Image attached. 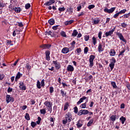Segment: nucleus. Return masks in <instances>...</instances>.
Masks as SVG:
<instances>
[{"label": "nucleus", "mask_w": 130, "mask_h": 130, "mask_svg": "<svg viewBox=\"0 0 130 130\" xmlns=\"http://www.w3.org/2000/svg\"><path fill=\"white\" fill-rule=\"evenodd\" d=\"M110 63L115 64V62H116V60L114 58V57H113L110 59Z\"/></svg>", "instance_id": "nucleus-33"}, {"label": "nucleus", "mask_w": 130, "mask_h": 130, "mask_svg": "<svg viewBox=\"0 0 130 130\" xmlns=\"http://www.w3.org/2000/svg\"><path fill=\"white\" fill-rule=\"evenodd\" d=\"M53 63L55 66V69H56L57 70H59V69H60L61 68L60 63L57 62V60L53 61Z\"/></svg>", "instance_id": "nucleus-10"}, {"label": "nucleus", "mask_w": 130, "mask_h": 130, "mask_svg": "<svg viewBox=\"0 0 130 130\" xmlns=\"http://www.w3.org/2000/svg\"><path fill=\"white\" fill-rule=\"evenodd\" d=\"M114 31H115V27L109 30V31L106 32L105 34L106 37H108V36L112 37V35H113V32H114Z\"/></svg>", "instance_id": "nucleus-6"}, {"label": "nucleus", "mask_w": 130, "mask_h": 130, "mask_svg": "<svg viewBox=\"0 0 130 130\" xmlns=\"http://www.w3.org/2000/svg\"><path fill=\"white\" fill-rule=\"evenodd\" d=\"M69 107H70V104L69 102H67L64 104L63 110L66 111V110H68L69 109Z\"/></svg>", "instance_id": "nucleus-21"}, {"label": "nucleus", "mask_w": 130, "mask_h": 130, "mask_svg": "<svg viewBox=\"0 0 130 130\" xmlns=\"http://www.w3.org/2000/svg\"><path fill=\"white\" fill-rule=\"evenodd\" d=\"M50 121L51 126H53L54 125V119L52 117H51L50 118Z\"/></svg>", "instance_id": "nucleus-29"}, {"label": "nucleus", "mask_w": 130, "mask_h": 130, "mask_svg": "<svg viewBox=\"0 0 130 130\" xmlns=\"http://www.w3.org/2000/svg\"><path fill=\"white\" fill-rule=\"evenodd\" d=\"M94 59H95V55H91L89 56V68H92V67L94 66Z\"/></svg>", "instance_id": "nucleus-3"}, {"label": "nucleus", "mask_w": 130, "mask_h": 130, "mask_svg": "<svg viewBox=\"0 0 130 130\" xmlns=\"http://www.w3.org/2000/svg\"><path fill=\"white\" fill-rule=\"evenodd\" d=\"M82 113L83 115H86L89 113V111L87 110H82Z\"/></svg>", "instance_id": "nucleus-35"}, {"label": "nucleus", "mask_w": 130, "mask_h": 130, "mask_svg": "<svg viewBox=\"0 0 130 130\" xmlns=\"http://www.w3.org/2000/svg\"><path fill=\"white\" fill-rule=\"evenodd\" d=\"M110 119L112 121H115L116 119V115H112L110 117Z\"/></svg>", "instance_id": "nucleus-31"}, {"label": "nucleus", "mask_w": 130, "mask_h": 130, "mask_svg": "<svg viewBox=\"0 0 130 130\" xmlns=\"http://www.w3.org/2000/svg\"><path fill=\"white\" fill-rule=\"evenodd\" d=\"M78 115H83V111H82V110H80L78 112Z\"/></svg>", "instance_id": "nucleus-61"}, {"label": "nucleus", "mask_w": 130, "mask_h": 130, "mask_svg": "<svg viewBox=\"0 0 130 130\" xmlns=\"http://www.w3.org/2000/svg\"><path fill=\"white\" fill-rule=\"evenodd\" d=\"M114 66H115V64H112L111 63H110L109 67L111 69V71H112V70H113V69H114Z\"/></svg>", "instance_id": "nucleus-42"}, {"label": "nucleus", "mask_w": 130, "mask_h": 130, "mask_svg": "<svg viewBox=\"0 0 130 130\" xmlns=\"http://www.w3.org/2000/svg\"><path fill=\"white\" fill-rule=\"evenodd\" d=\"M76 125H77L78 128H80V127H82V126H83V121H82L81 120L78 121Z\"/></svg>", "instance_id": "nucleus-22"}, {"label": "nucleus", "mask_w": 130, "mask_h": 130, "mask_svg": "<svg viewBox=\"0 0 130 130\" xmlns=\"http://www.w3.org/2000/svg\"><path fill=\"white\" fill-rule=\"evenodd\" d=\"M70 51V49L68 47H64L63 48L62 50H61V52L62 53H68V52H69Z\"/></svg>", "instance_id": "nucleus-20"}, {"label": "nucleus", "mask_w": 130, "mask_h": 130, "mask_svg": "<svg viewBox=\"0 0 130 130\" xmlns=\"http://www.w3.org/2000/svg\"><path fill=\"white\" fill-rule=\"evenodd\" d=\"M54 3H55V0H49V2L46 3L45 5V6H51V5L54 4Z\"/></svg>", "instance_id": "nucleus-19"}, {"label": "nucleus", "mask_w": 130, "mask_h": 130, "mask_svg": "<svg viewBox=\"0 0 130 130\" xmlns=\"http://www.w3.org/2000/svg\"><path fill=\"white\" fill-rule=\"evenodd\" d=\"M58 10L59 11V12H64V11L66 10V8H64V7L59 8Z\"/></svg>", "instance_id": "nucleus-52"}, {"label": "nucleus", "mask_w": 130, "mask_h": 130, "mask_svg": "<svg viewBox=\"0 0 130 130\" xmlns=\"http://www.w3.org/2000/svg\"><path fill=\"white\" fill-rule=\"evenodd\" d=\"M87 99V97L84 96H82L81 98L80 99L79 101L77 103V105H80L84 100H86Z\"/></svg>", "instance_id": "nucleus-17"}, {"label": "nucleus", "mask_w": 130, "mask_h": 130, "mask_svg": "<svg viewBox=\"0 0 130 130\" xmlns=\"http://www.w3.org/2000/svg\"><path fill=\"white\" fill-rule=\"evenodd\" d=\"M57 28H58V25H56L52 27L53 30H57Z\"/></svg>", "instance_id": "nucleus-63"}, {"label": "nucleus", "mask_w": 130, "mask_h": 130, "mask_svg": "<svg viewBox=\"0 0 130 130\" xmlns=\"http://www.w3.org/2000/svg\"><path fill=\"white\" fill-rule=\"evenodd\" d=\"M119 15H120L119 12H118L114 15L113 18H114V19H116L119 16Z\"/></svg>", "instance_id": "nucleus-50"}, {"label": "nucleus", "mask_w": 130, "mask_h": 130, "mask_svg": "<svg viewBox=\"0 0 130 130\" xmlns=\"http://www.w3.org/2000/svg\"><path fill=\"white\" fill-rule=\"evenodd\" d=\"M25 68L27 69V70H31V66H30L28 63L26 64Z\"/></svg>", "instance_id": "nucleus-55"}, {"label": "nucleus", "mask_w": 130, "mask_h": 130, "mask_svg": "<svg viewBox=\"0 0 130 130\" xmlns=\"http://www.w3.org/2000/svg\"><path fill=\"white\" fill-rule=\"evenodd\" d=\"M49 24H50V25H54L55 21H54V19H51L49 20L48 21Z\"/></svg>", "instance_id": "nucleus-32"}, {"label": "nucleus", "mask_w": 130, "mask_h": 130, "mask_svg": "<svg viewBox=\"0 0 130 130\" xmlns=\"http://www.w3.org/2000/svg\"><path fill=\"white\" fill-rule=\"evenodd\" d=\"M5 78V75L0 74V81H3Z\"/></svg>", "instance_id": "nucleus-54"}, {"label": "nucleus", "mask_w": 130, "mask_h": 130, "mask_svg": "<svg viewBox=\"0 0 130 130\" xmlns=\"http://www.w3.org/2000/svg\"><path fill=\"white\" fill-rule=\"evenodd\" d=\"M99 23H100V20H99V19L94 20L93 21V23H94L95 25H97V24H99Z\"/></svg>", "instance_id": "nucleus-46"}, {"label": "nucleus", "mask_w": 130, "mask_h": 130, "mask_svg": "<svg viewBox=\"0 0 130 130\" xmlns=\"http://www.w3.org/2000/svg\"><path fill=\"white\" fill-rule=\"evenodd\" d=\"M36 123L35 122H31V126H32V127H35V126H36Z\"/></svg>", "instance_id": "nucleus-51"}, {"label": "nucleus", "mask_w": 130, "mask_h": 130, "mask_svg": "<svg viewBox=\"0 0 130 130\" xmlns=\"http://www.w3.org/2000/svg\"><path fill=\"white\" fill-rule=\"evenodd\" d=\"M49 90H50V93H51V94L52 93H53V91H54L53 87H50Z\"/></svg>", "instance_id": "nucleus-60"}, {"label": "nucleus", "mask_w": 130, "mask_h": 130, "mask_svg": "<svg viewBox=\"0 0 130 130\" xmlns=\"http://www.w3.org/2000/svg\"><path fill=\"white\" fill-rule=\"evenodd\" d=\"M14 102V98L11 97V95L9 94L6 95V102L7 103H10V102Z\"/></svg>", "instance_id": "nucleus-9"}, {"label": "nucleus", "mask_w": 130, "mask_h": 130, "mask_svg": "<svg viewBox=\"0 0 130 130\" xmlns=\"http://www.w3.org/2000/svg\"><path fill=\"white\" fill-rule=\"evenodd\" d=\"M74 112L75 113L77 114L78 113V107H75L74 108Z\"/></svg>", "instance_id": "nucleus-59"}, {"label": "nucleus", "mask_w": 130, "mask_h": 130, "mask_svg": "<svg viewBox=\"0 0 130 130\" xmlns=\"http://www.w3.org/2000/svg\"><path fill=\"white\" fill-rule=\"evenodd\" d=\"M73 23H74V20H71L66 21L64 22V24L66 25V26H68V25H71V24H73Z\"/></svg>", "instance_id": "nucleus-24"}, {"label": "nucleus", "mask_w": 130, "mask_h": 130, "mask_svg": "<svg viewBox=\"0 0 130 130\" xmlns=\"http://www.w3.org/2000/svg\"><path fill=\"white\" fill-rule=\"evenodd\" d=\"M98 37L99 39H101L102 38V31H99L98 34Z\"/></svg>", "instance_id": "nucleus-49"}, {"label": "nucleus", "mask_w": 130, "mask_h": 130, "mask_svg": "<svg viewBox=\"0 0 130 130\" xmlns=\"http://www.w3.org/2000/svg\"><path fill=\"white\" fill-rule=\"evenodd\" d=\"M19 88L20 90H22V91H25V90H26V86L24 85L23 82L19 83Z\"/></svg>", "instance_id": "nucleus-12"}, {"label": "nucleus", "mask_w": 130, "mask_h": 130, "mask_svg": "<svg viewBox=\"0 0 130 130\" xmlns=\"http://www.w3.org/2000/svg\"><path fill=\"white\" fill-rule=\"evenodd\" d=\"M126 12V9H123L119 11V13L120 14V15H121L122 14H125Z\"/></svg>", "instance_id": "nucleus-44"}, {"label": "nucleus", "mask_w": 130, "mask_h": 130, "mask_svg": "<svg viewBox=\"0 0 130 130\" xmlns=\"http://www.w3.org/2000/svg\"><path fill=\"white\" fill-rule=\"evenodd\" d=\"M76 51H77L78 54H80L81 53V52H82V49H81L80 48H77L76 49Z\"/></svg>", "instance_id": "nucleus-48"}, {"label": "nucleus", "mask_w": 130, "mask_h": 130, "mask_svg": "<svg viewBox=\"0 0 130 130\" xmlns=\"http://www.w3.org/2000/svg\"><path fill=\"white\" fill-rule=\"evenodd\" d=\"M116 9V7H113L110 8V9H108L107 8H105L104 10L105 13H107L108 14H112L113 12L115 11V9Z\"/></svg>", "instance_id": "nucleus-4"}, {"label": "nucleus", "mask_w": 130, "mask_h": 130, "mask_svg": "<svg viewBox=\"0 0 130 130\" xmlns=\"http://www.w3.org/2000/svg\"><path fill=\"white\" fill-rule=\"evenodd\" d=\"M14 11L15 13H20L21 12V8L20 7H16L14 8Z\"/></svg>", "instance_id": "nucleus-30"}, {"label": "nucleus", "mask_w": 130, "mask_h": 130, "mask_svg": "<svg viewBox=\"0 0 130 130\" xmlns=\"http://www.w3.org/2000/svg\"><path fill=\"white\" fill-rule=\"evenodd\" d=\"M86 103H83L80 105L81 108H86Z\"/></svg>", "instance_id": "nucleus-56"}, {"label": "nucleus", "mask_w": 130, "mask_h": 130, "mask_svg": "<svg viewBox=\"0 0 130 130\" xmlns=\"http://www.w3.org/2000/svg\"><path fill=\"white\" fill-rule=\"evenodd\" d=\"M9 10L11 11V12L14 11L15 10V7L13 6V5L10 4L9 6Z\"/></svg>", "instance_id": "nucleus-28"}, {"label": "nucleus", "mask_w": 130, "mask_h": 130, "mask_svg": "<svg viewBox=\"0 0 130 130\" xmlns=\"http://www.w3.org/2000/svg\"><path fill=\"white\" fill-rule=\"evenodd\" d=\"M92 43L94 45L97 44V39L95 37H93L92 38Z\"/></svg>", "instance_id": "nucleus-25"}, {"label": "nucleus", "mask_w": 130, "mask_h": 130, "mask_svg": "<svg viewBox=\"0 0 130 130\" xmlns=\"http://www.w3.org/2000/svg\"><path fill=\"white\" fill-rule=\"evenodd\" d=\"M18 26L19 27V28H21L20 29L21 30L22 29H23V27H24V25H23V23L22 22H18Z\"/></svg>", "instance_id": "nucleus-36"}, {"label": "nucleus", "mask_w": 130, "mask_h": 130, "mask_svg": "<svg viewBox=\"0 0 130 130\" xmlns=\"http://www.w3.org/2000/svg\"><path fill=\"white\" fill-rule=\"evenodd\" d=\"M125 120H126V119L125 118V117H124L123 116H122L120 118V121H121L122 124H124Z\"/></svg>", "instance_id": "nucleus-23"}, {"label": "nucleus", "mask_w": 130, "mask_h": 130, "mask_svg": "<svg viewBox=\"0 0 130 130\" xmlns=\"http://www.w3.org/2000/svg\"><path fill=\"white\" fill-rule=\"evenodd\" d=\"M31 7V5H30V4L27 3L25 5V8L26 9V10H28V9H29V8H30Z\"/></svg>", "instance_id": "nucleus-45"}, {"label": "nucleus", "mask_w": 130, "mask_h": 130, "mask_svg": "<svg viewBox=\"0 0 130 130\" xmlns=\"http://www.w3.org/2000/svg\"><path fill=\"white\" fill-rule=\"evenodd\" d=\"M98 50L99 52H102V51H104V46L101 44V43H100L99 44L98 46Z\"/></svg>", "instance_id": "nucleus-11"}, {"label": "nucleus", "mask_w": 130, "mask_h": 130, "mask_svg": "<svg viewBox=\"0 0 130 130\" xmlns=\"http://www.w3.org/2000/svg\"><path fill=\"white\" fill-rule=\"evenodd\" d=\"M22 74H21V73L18 72L15 77V82H18V80L21 78V77H22Z\"/></svg>", "instance_id": "nucleus-18"}, {"label": "nucleus", "mask_w": 130, "mask_h": 130, "mask_svg": "<svg viewBox=\"0 0 130 130\" xmlns=\"http://www.w3.org/2000/svg\"><path fill=\"white\" fill-rule=\"evenodd\" d=\"M45 54H46V58L47 60L48 61L50 60V56H49L50 55V51H46L45 52Z\"/></svg>", "instance_id": "nucleus-16"}, {"label": "nucleus", "mask_w": 130, "mask_h": 130, "mask_svg": "<svg viewBox=\"0 0 130 130\" xmlns=\"http://www.w3.org/2000/svg\"><path fill=\"white\" fill-rule=\"evenodd\" d=\"M116 35H117L120 40H121L122 41H123V42L126 43V40L125 39V38L123 37V36H122V34L121 33L117 32H116Z\"/></svg>", "instance_id": "nucleus-7"}, {"label": "nucleus", "mask_w": 130, "mask_h": 130, "mask_svg": "<svg viewBox=\"0 0 130 130\" xmlns=\"http://www.w3.org/2000/svg\"><path fill=\"white\" fill-rule=\"evenodd\" d=\"M72 119H73V115H72V113L68 112L64 115V119L62 120V123L63 124H67L68 122L70 123V122L72 121Z\"/></svg>", "instance_id": "nucleus-1"}, {"label": "nucleus", "mask_w": 130, "mask_h": 130, "mask_svg": "<svg viewBox=\"0 0 130 130\" xmlns=\"http://www.w3.org/2000/svg\"><path fill=\"white\" fill-rule=\"evenodd\" d=\"M21 31H22L21 29H17L15 30H14L12 33V35L13 37H16V36H17V34H19V32H21Z\"/></svg>", "instance_id": "nucleus-15"}, {"label": "nucleus", "mask_w": 130, "mask_h": 130, "mask_svg": "<svg viewBox=\"0 0 130 130\" xmlns=\"http://www.w3.org/2000/svg\"><path fill=\"white\" fill-rule=\"evenodd\" d=\"M61 35L63 37H67V35L66 34V32L64 31H62L61 32Z\"/></svg>", "instance_id": "nucleus-58"}, {"label": "nucleus", "mask_w": 130, "mask_h": 130, "mask_svg": "<svg viewBox=\"0 0 130 130\" xmlns=\"http://www.w3.org/2000/svg\"><path fill=\"white\" fill-rule=\"evenodd\" d=\"M25 118L26 120H30V115L28 113L25 114Z\"/></svg>", "instance_id": "nucleus-34"}, {"label": "nucleus", "mask_w": 130, "mask_h": 130, "mask_svg": "<svg viewBox=\"0 0 130 130\" xmlns=\"http://www.w3.org/2000/svg\"><path fill=\"white\" fill-rule=\"evenodd\" d=\"M124 52H125V49H123V50H122L120 52V53L119 54V56H123L124 54L123 53H124Z\"/></svg>", "instance_id": "nucleus-39"}, {"label": "nucleus", "mask_w": 130, "mask_h": 130, "mask_svg": "<svg viewBox=\"0 0 130 130\" xmlns=\"http://www.w3.org/2000/svg\"><path fill=\"white\" fill-rule=\"evenodd\" d=\"M44 105L46 106L48 111H50L52 109V103L48 101H46L44 103Z\"/></svg>", "instance_id": "nucleus-2"}, {"label": "nucleus", "mask_w": 130, "mask_h": 130, "mask_svg": "<svg viewBox=\"0 0 130 130\" xmlns=\"http://www.w3.org/2000/svg\"><path fill=\"white\" fill-rule=\"evenodd\" d=\"M41 114H45L46 113V109H43L40 110Z\"/></svg>", "instance_id": "nucleus-37"}, {"label": "nucleus", "mask_w": 130, "mask_h": 130, "mask_svg": "<svg viewBox=\"0 0 130 130\" xmlns=\"http://www.w3.org/2000/svg\"><path fill=\"white\" fill-rule=\"evenodd\" d=\"M93 122H94V119H91V120H89L88 123H87V126H91V125H92V124H93Z\"/></svg>", "instance_id": "nucleus-27"}, {"label": "nucleus", "mask_w": 130, "mask_h": 130, "mask_svg": "<svg viewBox=\"0 0 130 130\" xmlns=\"http://www.w3.org/2000/svg\"><path fill=\"white\" fill-rule=\"evenodd\" d=\"M121 26L123 28H126V24H125V23H122Z\"/></svg>", "instance_id": "nucleus-64"}, {"label": "nucleus", "mask_w": 130, "mask_h": 130, "mask_svg": "<svg viewBox=\"0 0 130 130\" xmlns=\"http://www.w3.org/2000/svg\"><path fill=\"white\" fill-rule=\"evenodd\" d=\"M73 11H74V9L72 8H70L68 10V12L70 14V15H72L73 14Z\"/></svg>", "instance_id": "nucleus-47"}, {"label": "nucleus", "mask_w": 130, "mask_h": 130, "mask_svg": "<svg viewBox=\"0 0 130 130\" xmlns=\"http://www.w3.org/2000/svg\"><path fill=\"white\" fill-rule=\"evenodd\" d=\"M111 85L112 86V87H113L114 89H115L117 88V86H116V83H115V82H111Z\"/></svg>", "instance_id": "nucleus-41"}, {"label": "nucleus", "mask_w": 130, "mask_h": 130, "mask_svg": "<svg viewBox=\"0 0 130 130\" xmlns=\"http://www.w3.org/2000/svg\"><path fill=\"white\" fill-rule=\"evenodd\" d=\"M78 35V31H77V30L74 29L73 30V33L72 34V36H73V37H76V36H77Z\"/></svg>", "instance_id": "nucleus-26"}, {"label": "nucleus", "mask_w": 130, "mask_h": 130, "mask_svg": "<svg viewBox=\"0 0 130 130\" xmlns=\"http://www.w3.org/2000/svg\"><path fill=\"white\" fill-rule=\"evenodd\" d=\"M67 70L68 72H73L74 71H75V68H74L72 65H68L67 68Z\"/></svg>", "instance_id": "nucleus-14"}, {"label": "nucleus", "mask_w": 130, "mask_h": 130, "mask_svg": "<svg viewBox=\"0 0 130 130\" xmlns=\"http://www.w3.org/2000/svg\"><path fill=\"white\" fill-rule=\"evenodd\" d=\"M60 93L61 94L62 97H64V96L67 95V92L64 93V91L62 89L60 90Z\"/></svg>", "instance_id": "nucleus-38"}, {"label": "nucleus", "mask_w": 130, "mask_h": 130, "mask_svg": "<svg viewBox=\"0 0 130 130\" xmlns=\"http://www.w3.org/2000/svg\"><path fill=\"white\" fill-rule=\"evenodd\" d=\"M38 120L37 121V124H40V122H41V118L40 117H38Z\"/></svg>", "instance_id": "nucleus-53"}, {"label": "nucleus", "mask_w": 130, "mask_h": 130, "mask_svg": "<svg viewBox=\"0 0 130 130\" xmlns=\"http://www.w3.org/2000/svg\"><path fill=\"white\" fill-rule=\"evenodd\" d=\"M40 47L42 49H49L51 47V45L45 44L41 45Z\"/></svg>", "instance_id": "nucleus-8"}, {"label": "nucleus", "mask_w": 130, "mask_h": 130, "mask_svg": "<svg viewBox=\"0 0 130 130\" xmlns=\"http://www.w3.org/2000/svg\"><path fill=\"white\" fill-rule=\"evenodd\" d=\"M30 104L31 105H34V104H35V101H34V100H31Z\"/></svg>", "instance_id": "nucleus-62"}, {"label": "nucleus", "mask_w": 130, "mask_h": 130, "mask_svg": "<svg viewBox=\"0 0 130 130\" xmlns=\"http://www.w3.org/2000/svg\"><path fill=\"white\" fill-rule=\"evenodd\" d=\"M109 54L110 56H115L116 55V51L114 49H111L110 50Z\"/></svg>", "instance_id": "nucleus-13"}, {"label": "nucleus", "mask_w": 130, "mask_h": 130, "mask_svg": "<svg viewBox=\"0 0 130 130\" xmlns=\"http://www.w3.org/2000/svg\"><path fill=\"white\" fill-rule=\"evenodd\" d=\"M45 86V84L44 82V79H43L41 81V83L39 80L37 81V87L38 89H41V87H44Z\"/></svg>", "instance_id": "nucleus-5"}, {"label": "nucleus", "mask_w": 130, "mask_h": 130, "mask_svg": "<svg viewBox=\"0 0 130 130\" xmlns=\"http://www.w3.org/2000/svg\"><path fill=\"white\" fill-rule=\"evenodd\" d=\"M90 38V36H84V39L85 40V41H88V40H89V39Z\"/></svg>", "instance_id": "nucleus-57"}, {"label": "nucleus", "mask_w": 130, "mask_h": 130, "mask_svg": "<svg viewBox=\"0 0 130 130\" xmlns=\"http://www.w3.org/2000/svg\"><path fill=\"white\" fill-rule=\"evenodd\" d=\"M87 8L89 10H92V9H94V8H95V5H89Z\"/></svg>", "instance_id": "nucleus-43"}, {"label": "nucleus", "mask_w": 130, "mask_h": 130, "mask_svg": "<svg viewBox=\"0 0 130 130\" xmlns=\"http://www.w3.org/2000/svg\"><path fill=\"white\" fill-rule=\"evenodd\" d=\"M88 51H89V48H88V47H85L84 50V52L85 54H87Z\"/></svg>", "instance_id": "nucleus-40"}]
</instances>
